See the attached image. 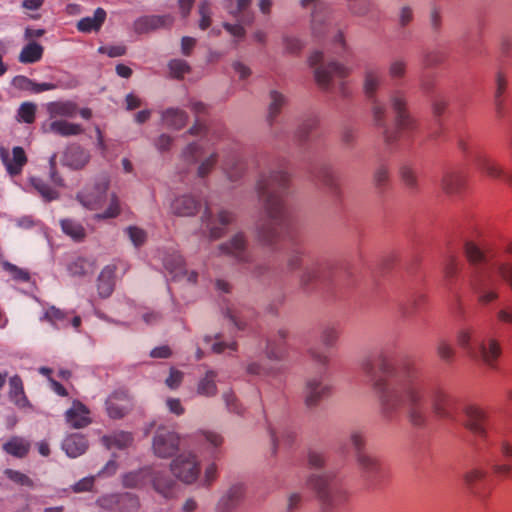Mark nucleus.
Segmentation results:
<instances>
[{"mask_svg": "<svg viewBox=\"0 0 512 512\" xmlns=\"http://www.w3.org/2000/svg\"><path fill=\"white\" fill-rule=\"evenodd\" d=\"M179 437L174 432L161 428L153 441V449L157 456L167 458L172 456L179 446Z\"/></svg>", "mask_w": 512, "mask_h": 512, "instance_id": "9", "label": "nucleus"}, {"mask_svg": "<svg viewBox=\"0 0 512 512\" xmlns=\"http://www.w3.org/2000/svg\"><path fill=\"white\" fill-rule=\"evenodd\" d=\"M328 387L319 382H309L307 386L306 402L309 406L316 404V402L328 393Z\"/></svg>", "mask_w": 512, "mask_h": 512, "instance_id": "34", "label": "nucleus"}, {"mask_svg": "<svg viewBox=\"0 0 512 512\" xmlns=\"http://www.w3.org/2000/svg\"><path fill=\"white\" fill-rule=\"evenodd\" d=\"M242 496V487L235 486L230 491L227 497L223 498L220 502V509L223 511L228 510L230 506H233L238 499Z\"/></svg>", "mask_w": 512, "mask_h": 512, "instance_id": "40", "label": "nucleus"}, {"mask_svg": "<svg viewBox=\"0 0 512 512\" xmlns=\"http://www.w3.org/2000/svg\"><path fill=\"white\" fill-rule=\"evenodd\" d=\"M204 436L206 440L213 445L214 447H218L223 443V438L221 435L214 432H205Z\"/></svg>", "mask_w": 512, "mask_h": 512, "instance_id": "64", "label": "nucleus"}, {"mask_svg": "<svg viewBox=\"0 0 512 512\" xmlns=\"http://www.w3.org/2000/svg\"><path fill=\"white\" fill-rule=\"evenodd\" d=\"M100 51L106 53L110 57L122 56L126 52V48L122 45L107 46L100 48Z\"/></svg>", "mask_w": 512, "mask_h": 512, "instance_id": "59", "label": "nucleus"}, {"mask_svg": "<svg viewBox=\"0 0 512 512\" xmlns=\"http://www.w3.org/2000/svg\"><path fill=\"white\" fill-rule=\"evenodd\" d=\"M284 102L283 96L278 92L271 93V104H270V114L275 115L278 113L280 107Z\"/></svg>", "mask_w": 512, "mask_h": 512, "instance_id": "57", "label": "nucleus"}, {"mask_svg": "<svg viewBox=\"0 0 512 512\" xmlns=\"http://www.w3.org/2000/svg\"><path fill=\"white\" fill-rule=\"evenodd\" d=\"M89 161V154L79 146H70L63 156L64 165L72 169H81Z\"/></svg>", "mask_w": 512, "mask_h": 512, "instance_id": "21", "label": "nucleus"}, {"mask_svg": "<svg viewBox=\"0 0 512 512\" xmlns=\"http://www.w3.org/2000/svg\"><path fill=\"white\" fill-rule=\"evenodd\" d=\"M164 266L165 269L171 273L174 278H179L186 273L182 256L177 253H174L165 259Z\"/></svg>", "mask_w": 512, "mask_h": 512, "instance_id": "32", "label": "nucleus"}, {"mask_svg": "<svg viewBox=\"0 0 512 512\" xmlns=\"http://www.w3.org/2000/svg\"><path fill=\"white\" fill-rule=\"evenodd\" d=\"M65 416L67 423L76 429L83 428L91 422L90 410L80 401H74Z\"/></svg>", "mask_w": 512, "mask_h": 512, "instance_id": "14", "label": "nucleus"}, {"mask_svg": "<svg viewBox=\"0 0 512 512\" xmlns=\"http://www.w3.org/2000/svg\"><path fill=\"white\" fill-rule=\"evenodd\" d=\"M10 396L19 407L28 404V400L24 394L23 382L19 376H13L10 379Z\"/></svg>", "mask_w": 512, "mask_h": 512, "instance_id": "29", "label": "nucleus"}, {"mask_svg": "<svg viewBox=\"0 0 512 512\" xmlns=\"http://www.w3.org/2000/svg\"><path fill=\"white\" fill-rule=\"evenodd\" d=\"M46 318L51 321L55 325L61 324L62 326H66L65 321L67 320V313L56 308L51 307L46 311Z\"/></svg>", "mask_w": 512, "mask_h": 512, "instance_id": "44", "label": "nucleus"}, {"mask_svg": "<svg viewBox=\"0 0 512 512\" xmlns=\"http://www.w3.org/2000/svg\"><path fill=\"white\" fill-rule=\"evenodd\" d=\"M480 355L483 362L489 366H494V363L501 355V346L496 339H488L487 342L480 344L477 349V355Z\"/></svg>", "mask_w": 512, "mask_h": 512, "instance_id": "22", "label": "nucleus"}, {"mask_svg": "<svg viewBox=\"0 0 512 512\" xmlns=\"http://www.w3.org/2000/svg\"><path fill=\"white\" fill-rule=\"evenodd\" d=\"M106 19V12L102 8H97L92 17H85L81 19L77 28L81 32L89 33L92 31H98L103 25Z\"/></svg>", "mask_w": 512, "mask_h": 512, "instance_id": "24", "label": "nucleus"}, {"mask_svg": "<svg viewBox=\"0 0 512 512\" xmlns=\"http://www.w3.org/2000/svg\"><path fill=\"white\" fill-rule=\"evenodd\" d=\"M497 318L502 323L512 324V308L501 309L497 313Z\"/></svg>", "mask_w": 512, "mask_h": 512, "instance_id": "63", "label": "nucleus"}, {"mask_svg": "<svg viewBox=\"0 0 512 512\" xmlns=\"http://www.w3.org/2000/svg\"><path fill=\"white\" fill-rule=\"evenodd\" d=\"M169 69L173 77L182 78L189 71V66L184 60H172Z\"/></svg>", "mask_w": 512, "mask_h": 512, "instance_id": "45", "label": "nucleus"}, {"mask_svg": "<svg viewBox=\"0 0 512 512\" xmlns=\"http://www.w3.org/2000/svg\"><path fill=\"white\" fill-rule=\"evenodd\" d=\"M36 105L31 102L23 103L18 109V120L31 124L35 121Z\"/></svg>", "mask_w": 512, "mask_h": 512, "instance_id": "39", "label": "nucleus"}, {"mask_svg": "<svg viewBox=\"0 0 512 512\" xmlns=\"http://www.w3.org/2000/svg\"><path fill=\"white\" fill-rule=\"evenodd\" d=\"M29 448V442L21 437H13L3 445L5 452L19 458L26 456Z\"/></svg>", "mask_w": 512, "mask_h": 512, "instance_id": "27", "label": "nucleus"}, {"mask_svg": "<svg viewBox=\"0 0 512 512\" xmlns=\"http://www.w3.org/2000/svg\"><path fill=\"white\" fill-rule=\"evenodd\" d=\"M88 447L87 441L83 435L72 434L63 442V449L69 457H78L82 455Z\"/></svg>", "mask_w": 512, "mask_h": 512, "instance_id": "23", "label": "nucleus"}, {"mask_svg": "<svg viewBox=\"0 0 512 512\" xmlns=\"http://www.w3.org/2000/svg\"><path fill=\"white\" fill-rule=\"evenodd\" d=\"M459 268H460L459 260L456 257H451L447 261L445 268H444L445 276L447 278L454 277L458 273Z\"/></svg>", "mask_w": 512, "mask_h": 512, "instance_id": "53", "label": "nucleus"}, {"mask_svg": "<svg viewBox=\"0 0 512 512\" xmlns=\"http://www.w3.org/2000/svg\"><path fill=\"white\" fill-rule=\"evenodd\" d=\"M485 472L481 469H472L465 474V481L472 485L485 478Z\"/></svg>", "mask_w": 512, "mask_h": 512, "instance_id": "54", "label": "nucleus"}, {"mask_svg": "<svg viewBox=\"0 0 512 512\" xmlns=\"http://www.w3.org/2000/svg\"><path fill=\"white\" fill-rule=\"evenodd\" d=\"M215 373L210 371L206 376L199 382L198 394L203 396H213L216 394V385L214 382Z\"/></svg>", "mask_w": 512, "mask_h": 512, "instance_id": "38", "label": "nucleus"}, {"mask_svg": "<svg viewBox=\"0 0 512 512\" xmlns=\"http://www.w3.org/2000/svg\"><path fill=\"white\" fill-rule=\"evenodd\" d=\"M32 184L45 200L51 201V200L57 198V196H58L57 192L55 190H53L52 188H50L47 184H45L41 180L33 179Z\"/></svg>", "mask_w": 512, "mask_h": 512, "instance_id": "41", "label": "nucleus"}, {"mask_svg": "<svg viewBox=\"0 0 512 512\" xmlns=\"http://www.w3.org/2000/svg\"><path fill=\"white\" fill-rule=\"evenodd\" d=\"M358 461L361 467L367 471H375L378 468V461L365 453L359 452Z\"/></svg>", "mask_w": 512, "mask_h": 512, "instance_id": "50", "label": "nucleus"}, {"mask_svg": "<svg viewBox=\"0 0 512 512\" xmlns=\"http://www.w3.org/2000/svg\"><path fill=\"white\" fill-rule=\"evenodd\" d=\"M108 181L103 179L99 182L86 186L79 194L80 203L90 210H100L106 206L107 208L102 214L97 215L98 218H114L120 212L119 200L115 194L107 195Z\"/></svg>", "mask_w": 512, "mask_h": 512, "instance_id": "2", "label": "nucleus"}, {"mask_svg": "<svg viewBox=\"0 0 512 512\" xmlns=\"http://www.w3.org/2000/svg\"><path fill=\"white\" fill-rule=\"evenodd\" d=\"M449 396L442 390L435 391L433 395V409L439 417L449 416Z\"/></svg>", "mask_w": 512, "mask_h": 512, "instance_id": "31", "label": "nucleus"}, {"mask_svg": "<svg viewBox=\"0 0 512 512\" xmlns=\"http://www.w3.org/2000/svg\"><path fill=\"white\" fill-rule=\"evenodd\" d=\"M173 210L180 216H190L198 211L199 204L191 196H183L178 198L173 203Z\"/></svg>", "mask_w": 512, "mask_h": 512, "instance_id": "26", "label": "nucleus"}, {"mask_svg": "<svg viewBox=\"0 0 512 512\" xmlns=\"http://www.w3.org/2000/svg\"><path fill=\"white\" fill-rule=\"evenodd\" d=\"M128 235L135 246L142 245L146 239V234L143 230L137 227H129L127 229Z\"/></svg>", "mask_w": 512, "mask_h": 512, "instance_id": "52", "label": "nucleus"}, {"mask_svg": "<svg viewBox=\"0 0 512 512\" xmlns=\"http://www.w3.org/2000/svg\"><path fill=\"white\" fill-rule=\"evenodd\" d=\"M61 227L65 234L69 235L75 240H81L85 236V230L82 227V225L69 220L65 219L61 221Z\"/></svg>", "mask_w": 512, "mask_h": 512, "instance_id": "37", "label": "nucleus"}, {"mask_svg": "<svg viewBox=\"0 0 512 512\" xmlns=\"http://www.w3.org/2000/svg\"><path fill=\"white\" fill-rule=\"evenodd\" d=\"M43 53V46L37 42L31 41L22 48L19 54V61L23 64L36 63L41 60Z\"/></svg>", "mask_w": 512, "mask_h": 512, "instance_id": "25", "label": "nucleus"}, {"mask_svg": "<svg viewBox=\"0 0 512 512\" xmlns=\"http://www.w3.org/2000/svg\"><path fill=\"white\" fill-rule=\"evenodd\" d=\"M94 485V478L93 477H86L78 481L73 486L74 492H84V491H90Z\"/></svg>", "mask_w": 512, "mask_h": 512, "instance_id": "55", "label": "nucleus"}, {"mask_svg": "<svg viewBox=\"0 0 512 512\" xmlns=\"http://www.w3.org/2000/svg\"><path fill=\"white\" fill-rule=\"evenodd\" d=\"M512 471V465L503 463V464H497L493 467V472L502 477L508 476Z\"/></svg>", "mask_w": 512, "mask_h": 512, "instance_id": "61", "label": "nucleus"}, {"mask_svg": "<svg viewBox=\"0 0 512 512\" xmlns=\"http://www.w3.org/2000/svg\"><path fill=\"white\" fill-rule=\"evenodd\" d=\"M466 178L462 172L450 171L443 175L441 188L448 195H454L462 191Z\"/></svg>", "mask_w": 512, "mask_h": 512, "instance_id": "20", "label": "nucleus"}, {"mask_svg": "<svg viewBox=\"0 0 512 512\" xmlns=\"http://www.w3.org/2000/svg\"><path fill=\"white\" fill-rule=\"evenodd\" d=\"M47 112L53 120L73 118L78 113V106L72 101H55L47 104Z\"/></svg>", "mask_w": 512, "mask_h": 512, "instance_id": "18", "label": "nucleus"}, {"mask_svg": "<svg viewBox=\"0 0 512 512\" xmlns=\"http://www.w3.org/2000/svg\"><path fill=\"white\" fill-rule=\"evenodd\" d=\"M378 86V74L375 71H368L365 77V92L372 96Z\"/></svg>", "mask_w": 512, "mask_h": 512, "instance_id": "48", "label": "nucleus"}, {"mask_svg": "<svg viewBox=\"0 0 512 512\" xmlns=\"http://www.w3.org/2000/svg\"><path fill=\"white\" fill-rule=\"evenodd\" d=\"M182 378L183 374L180 371L176 369H171L170 375L166 380V384L169 388L175 389L182 382Z\"/></svg>", "mask_w": 512, "mask_h": 512, "instance_id": "56", "label": "nucleus"}, {"mask_svg": "<svg viewBox=\"0 0 512 512\" xmlns=\"http://www.w3.org/2000/svg\"><path fill=\"white\" fill-rule=\"evenodd\" d=\"M464 251L468 261L476 267L474 272L480 269L493 270V264H490L488 256L474 242H466Z\"/></svg>", "mask_w": 512, "mask_h": 512, "instance_id": "16", "label": "nucleus"}, {"mask_svg": "<svg viewBox=\"0 0 512 512\" xmlns=\"http://www.w3.org/2000/svg\"><path fill=\"white\" fill-rule=\"evenodd\" d=\"M173 474L182 482L193 483L199 476L200 468L194 455H180L172 463Z\"/></svg>", "mask_w": 512, "mask_h": 512, "instance_id": "8", "label": "nucleus"}, {"mask_svg": "<svg viewBox=\"0 0 512 512\" xmlns=\"http://www.w3.org/2000/svg\"><path fill=\"white\" fill-rule=\"evenodd\" d=\"M113 441L116 446L123 448L132 442V436L130 433L121 432L113 437Z\"/></svg>", "mask_w": 512, "mask_h": 512, "instance_id": "58", "label": "nucleus"}, {"mask_svg": "<svg viewBox=\"0 0 512 512\" xmlns=\"http://www.w3.org/2000/svg\"><path fill=\"white\" fill-rule=\"evenodd\" d=\"M44 131L52 132L63 137L76 136L83 133L84 129L80 124L69 122L65 119L52 120Z\"/></svg>", "mask_w": 512, "mask_h": 512, "instance_id": "17", "label": "nucleus"}, {"mask_svg": "<svg viewBox=\"0 0 512 512\" xmlns=\"http://www.w3.org/2000/svg\"><path fill=\"white\" fill-rule=\"evenodd\" d=\"M146 479H150L154 489L164 497L168 498L173 495L174 482L166 479L159 472H152L150 469H143L124 475L123 485L127 488H141L145 485Z\"/></svg>", "mask_w": 512, "mask_h": 512, "instance_id": "3", "label": "nucleus"}, {"mask_svg": "<svg viewBox=\"0 0 512 512\" xmlns=\"http://www.w3.org/2000/svg\"><path fill=\"white\" fill-rule=\"evenodd\" d=\"M199 13L201 16L199 26L202 30L207 29L211 25L210 18V3L208 1H203L199 6Z\"/></svg>", "mask_w": 512, "mask_h": 512, "instance_id": "47", "label": "nucleus"}, {"mask_svg": "<svg viewBox=\"0 0 512 512\" xmlns=\"http://www.w3.org/2000/svg\"><path fill=\"white\" fill-rule=\"evenodd\" d=\"M363 370L379 393L385 414L405 411L415 424L421 422L422 416L419 408L422 402V392L414 375L409 374L399 388H389L388 381L392 378V369L385 359H378L376 363L367 361L363 364Z\"/></svg>", "mask_w": 512, "mask_h": 512, "instance_id": "1", "label": "nucleus"}, {"mask_svg": "<svg viewBox=\"0 0 512 512\" xmlns=\"http://www.w3.org/2000/svg\"><path fill=\"white\" fill-rule=\"evenodd\" d=\"M437 354L441 359L450 361L455 356V350L449 342L441 340L437 345Z\"/></svg>", "mask_w": 512, "mask_h": 512, "instance_id": "46", "label": "nucleus"}, {"mask_svg": "<svg viewBox=\"0 0 512 512\" xmlns=\"http://www.w3.org/2000/svg\"><path fill=\"white\" fill-rule=\"evenodd\" d=\"M463 425L473 435L486 439L488 436V412L481 406L470 403L463 409Z\"/></svg>", "mask_w": 512, "mask_h": 512, "instance_id": "6", "label": "nucleus"}, {"mask_svg": "<svg viewBox=\"0 0 512 512\" xmlns=\"http://www.w3.org/2000/svg\"><path fill=\"white\" fill-rule=\"evenodd\" d=\"M1 160L11 176L21 174L23 167L27 164L28 158L22 147L16 146L11 151L0 149Z\"/></svg>", "mask_w": 512, "mask_h": 512, "instance_id": "10", "label": "nucleus"}, {"mask_svg": "<svg viewBox=\"0 0 512 512\" xmlns=\"http://www.w3.org/2000/svg\"><path fill=\"white\" fill-rule=\"evenodd\" d=\"M497 272L500 279L512 290V262L500 261L493 264V272Z\"/></svg>", "mask_w": 512, "mask_h": 512, "instance_id": "35", "label": "nucleus"}, {"mask_svg": "<svg viewBox=\"0 0 512 512\" xmlns=\"http://www.w3.org/2000/svg\"><path fill=\"white\" fill-rule=\"evenodd\" d=\"M308 486L323 503L334 504L344 499L343 493L336 483L326 476H314L308 481Z\"/></svg>", "mask_w": 512, "mask_h": 512, "instance_id": "7", "label": "nucleus"}, {"mask_svg": "<svg viewBox=\"0 0 512 512\" xmlns=\"http://www.w3.org/2000/svg\"><path fill=\"white\" fill-rule=\"evenodd\" d=\"M4 269L11 275L14 280L27 282L30 279L28 271L19 268L11 263H4Z\"/></svg>", "mask_w": 512, "mask_h": 512, "instance_id": "42", "label": "nucleus"}, {"mask_svg": "<svg viewBox=\"0 0 512 512\" xmlns=\"http://www.w3.org/2000/svg\"><path fill=\"white\" fill-rule=\"evenodd\" d=\"M167 406L170 412L176 415H182L184 413V408L182 407L179 399L169 398L167 400Z\"/></svg>", "mask_w": 512, "mask_h": 512, "instance_id": "60", "label": "nucleus"}, {"mask_svg": "<svg viewBox=\"0 0 512 512\" xmlns=\"http://www.w3.org/2000/svg\"><path fill=\"white\" fill-rule=\"evenodd\" d=\"M348 75V70L337 64H331L328 68L319 67L315 71L317 83L322 87H328L336 78L342 79Z\"/></svg>", "mask_w": 512, "mask_h": 512, "instance_id": "15", "label": "nucleus"}, {"mask_svg": "<svg viewBox=\"0 0 512 512\" xmlns=\"http://www.w3.org/2000/svg\"><path fill=\"white\" fill-rule=\"evenodd\" d=\"M164 122L175 129H181L186 124L187 116L178 109H169L163 115Z\"/></svg>", "mask_w": 512, "mask_h": 512, "instance_id": "33", "label": "nucleus"}, {"mask_svg": "<svg viewBox=\"0 0 512 512\" xmlns=\"http://www.w3.org/2000/svg\"><path fill=\"white\" fill-rule=\"evenodd\" d=\"M471 285L478 295V302L487 305L498 299L499 284L495 273L491 269H480L474 272Z\"/></svg>", "mask_w": 512, "mask_h": 512, "instance_id": "5", "label": "nucleus"}, {"mask_svg": "<svg viewBox=\"0 0 512 512\" xmlns=\"http://www.w3.org/2000/svg\"><path fill=\"white\" fill-rule=\"evenodd\" d=\"M286 182V175L277 173L259 186L261 198L266 202L268 213L272 218H275L283 209L282 191L286 187Z\"/></svg>", "mask_w": 512, "mask_h": 512, "instance_id": "4", "label": "nucleus"}, {"mask_svg": "<svg viewBox=\"0 0 512 512\" xmlns=\"http://www.w3.org/2000/svg\"><path fill=\"white\" fill-rule=\"evenodd\" d=\"M171 21V18L168 16H145L135 21L134 29L137 33H147L152 30L170 25Z\"/></svg>", "mask_w": 512, "mask_h": 512, "instance_id": "19", "label": "nucleus"}, {"mask_svg": "<svg viewBox=\"0 0 512 512\" xmlns=\"http://www.w3.org/2000/svg\"><path fill=\"white\" fill-rule=\"evenodd\" d=\"M244 247H245L244 237H243V235L238 234L232 239L230 246L228 247V253H231V254L235 255L236 257H239L240 254L242 253V251L244 250Z\"/></svg>", "mask_w": 512, "mask_h": 512, "instance_id": "49", "label": "nucleus"}, {"mask_svg": "<svg viewBox=\"0 0 512 512\" xmlns=\"http://www.w3.org/2000/svg\"><path fill=\"white\" fill-rule=\"evenodd\" d=\"M402 179L408 186H414L416 183V176L412 169L404 168L402 170Z\"/></svg>", "mask_w": 512, "mask_h": 512, "instance_id": "62", "label": "nucleus"}, {"mask_svg": "<svg viewBox=\"0 0 512 512\" xmlns=\"http://www.w3.org/2000/svg\"><path fill=\"white\" fill-rule=\"evenodd\" d=\"M5 475L7 478H9L11 481L15 482L16 484H19L21 486H33V481L22 472L12 470V469H6Z\"/></svg>", "mask_w": 512, "mask_h": 512, "instance_id": "43", "label": "nucleus"}, {"mask_svg": "<svg viewBox=\"0 0 512 512\" xmlns=\"http://www.w3.org/2000/svg\"><path fill=\"white\" fill-rule=\"evenodd\" d=\"M95 263L85 258H78L75 262H73L69 270L71 274L75 276H83L88 273H91L94 270Z\"/></svg>", "mask_w": 512, "mask_h": 512, "instance_id": "36", "label": "nucleus"}, {"mask_svg": "<svg viewBox=\"0 0 512 512\" xmlns=\"http://www.w3.org/2000/svg\"><path fill=\"white\" fill-rule=\"evenodd\" d=\"M131 406V400L124 391L115 392L107 400L108 415L114 419L123 417Z\"/></svg>", "mask_w": 512, "mask_h": 512, "instance_id": "13", "label": "nucleus"}, {"mask_svg": "<svg viewBox=\"0 0 512 512\" xmlns=\"http://www.w3.org/2000/svg\"><path fill=\"white\" fill-rule=\"evenodd\" d=\"M393 109L396 113V124H397V133L399 136H390L387 135V141H392L397 137H401L405 133L412 131L415 127L414 120L407 114L405 110V101L401 95H396L392 99Z\"/></svg>", "mask_w": 512, "mask_h": 512, "instance_id": "11", "label": "nucleus"}, {"mask_svg": "<svg viewBox=\"0 0 512 512\" xmlns=\"http://www.w3.org/2000/svg\"><path fill=\"white\" fill-rule=\"evenodd\" d=\"M476 166L479 170L492 178H497L502 174L501 168L486 155L481 154L477 156Z\"/></svg>", "mask_w": 512, "mask_h": 512, "instance_id": "30", "label": "nucleus"}, {"mask_svg": "<svg viewBox=\"0 0 512 512\" xmlns=\"http://www.w3.org/2000/svg\"><path fill=\"white\" fill-rule=\"evenodd\" d=\"M118 265L121 266L123 273L128 270V266L124 262L117 261L116 263L105 266L101 271L97 283V290L100 297L107 298L114 291L115 272L118 269Z\"/></svg>", "mask_w": 512, "mask_h": 512, "instance_id": "12", "label": "nucleus"}, {"mask_svg": "<svg viewBox=\"0 0 512 512\" xmlns=\"http://www.w3.org/2000/svg\"><path fill=\"white\" fill-rule=\"evenodd\" d=\"M457 344L472 357L477 356V347L473 341V330L471 328L460 329L457 333Z\"/></svg>", "mask_w": 512, "mask_h": 512, "instance_id": "28", "label": "nucleus"}, {"mask_svg": "<svg viewBox=\"0 0 512 512\" xmlns=\"http://www.w3.org/2000/svg\"><path fill=\"white\" fill-rule=\"evenodd\" d=\"M21 80L27 83V87H29L30 90L34 93H41L44 91L53 90L56 87L52 83H34L27 78H22Z\"/></svg>", "mask_w": 512, "mask_h": 512, "instance_id": "51", "label": "nucleus"}]
</instances>
